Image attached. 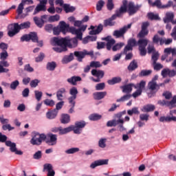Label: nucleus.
I'll use <instances>...</instances> for the list:
<instances>
[{
	"label": "nucleus",
	"mask_w": 176,
	"mask_h": 176,
	"mask_svg": "<svg viewBox=\"0 0 176 176\" xmlns=\"http://www.w3.org/2000/svg\"><path fill=\"white\" fill-rule=\"evenodd\" d=\"M53 45H64L67 47H69V49H73L74 47H76L78 46V38L75 37L71 38L69 37L61 38H58L57 37H54Z\"/></svg>",
	"instance_id": "f257e3e1"
},
{
	"label": "nucleus",
	"mask_w": 176,
	"mask_h": 176,
	"mask_svg": "<svg viewBox=\"0 0 176 176\" xmlns=\"http://www.w3.org/2000/svg\"><path fill=\"white\" fill-rule=\"evenodd\" d=\"M45 140H46L45 134L34 132L32 135L30 144H32V145H41V144H42V142L45 141Z\"/></svg>",
	"instance_id": "f03ea898"
},
{
	"label": "nucleus",
	"mask_w": 176,
	"mask_h": 176,
	"mask_svg": "<svg viewBox=\"0 0 176 176\" xmlns=\"http://www.w3.org/2000/svg\"><path fill=\"white\" fill-rule=\"evenodd\" d=\"M32 41V42H37L38 46L42 47L43 46V41H38V36L35 32H30L29 34H25L21 38V42H28V41Z\"/></svg>",
	"instance_id": "7ed1b4c3"
},
{
	"label": "nucleus",
	"mask_w": 176,
	"mask_h": 176,
	"mask_svg": "<svg viewBox=\"0 0 176 176\" xmlns=\"http://www.w3.org/2000/svg\"><path fill=\"white\" fill-rule=\"evenodd\" d=\"M123 115H126V111H124L122 112L118 113L116 115V119L111 120L107 122V127H116L119 123H123V118H122V116Z\"/></svg>",
	"instance_id": "20e7f679"
},
{
	"label": "nucleus",
	"mask_w": 176,
	"mask_h": 176,
	"mask_svg": "<svg viewBox=\"0 0 176 176\" xmlns=\"http://www.w3.org/2000/svg\"><path fill=\"white\" fill-rule=\"evenodd\" d=\"M86 28H87V25H84L78 29H76L75 27H70L69 32L72 34V35H76L78 39L82 41V38L83 36V33L82 32H85V31H86Z\"/></svg>",
	"instance_id": "39448f33"
},
{
	"label": "nucleus",
	"mask_w": 176,
	"mask_h": 176,
	"mask_svg": "<svg viewBox=\"0 0 176 176\" xmlns=\"http://www.w3.org/2000/svg\"><path fill=\"white\" fill-rule=\"evenodd\" d=\"M149 41L146 38H140L138 41V45L139 46V50L140 52V56L146 55V46Z\"/></svg>",
	"instance_id": "423d86ee"
},
{
	"label": "nucleus",
	"mask_w": 176,
	"mask_h": 176,
	"mask_svg": "<svg viewBox=\"0 0 176 176\" xmlns=\"http://www.w3.org/2000/svg\"><path fill=\"white\" fill-rule=\"evenodd\" d=\"M149 5L151 6H156L158 9H168L173 6V1H169L167 4L162 5V1L160 0H155V2L152 3V1L148 0Z\"/></svg>",
	"instance_id": "0eeeda50"
},
{
	"label": "nucleus",
	"mask_w": 176,
	"mask_h": 176,
	"mask_svg": "<svg viewBox=\"0 0 176 176\" xmlns=\"http://www.w3.org/2000/svg\"><path fill=\"white\" fill-rule=\"evenodd\" d=\"M44 141L50 146H54V145L57 144V135L53 133H49L47 136L45 135Z\"/></svg>",
	"instance_id": "6e6552de"
},
{
	"label": "nucleus",
	"mask_w": 176,
	"mask_h": 176,
	"mask_svg": "<svg viewBox=\"0 0 176 176\" xmlns=\"http://www.w3.org/2000/svg\"><path fill=\"white\" fill-rule=\"evenodd\" d=\"M130 28H131V23H129L127 26H124L118 30H115L113 35L116 38H124V34H126L127 30Z\"/></svg>",
	"instance_id": "1a4fd4ad"
},
{
	"label": "nucleus",
	"mask_w": 176,
	"mask_h": 176,
	"mask_svg": "<svg viewBox=\"0 0 176 176\" xmlns=\"http://www.w3.org/2000/svg\"><path fill=\"white\" fill-rule=\"evenodd\" d=\"M94 56V52L89 51L87 52V50H84L82 52H74V56L77 57L78 61H82V58H85V56Z\"/></svg>",
	"instance_id": "9d476101"
},
{
	"label": "nucleus",
	"mask_w": 176,
	"mask_h": 176,
	"mask_svg": "<svg viewBox=\"0 0 176 176\" xmlns=\"http://www.w3.org/2000/svg\"><path fill=\"white\" fill-rule=\"evenodd\" d=\"M47 3V0H40V3L36 6L33 14L35 15L39 13V12H46Z\"/></svg>",
	"instance_id": "9b49d317"
},
{
	"label": "nucleus",
	"mask_w": 176,
	"mask_h": 176,
	"mask_svg": "<svg viewBox=\"0 0 176 176\" xmlns=\"http://www.w3.org/2000/svg\"><path fill=\"white\" fill-rule=\"evenodd\" d=\"M148 27H149V23L144 22L142 24V30L138 34L139 38H144V36H146L148 35L149 31H148Z\"/></svg>",
	"instance_id": "f8f14e48"
},
{
	"label": "nucleus",
	"mask_w": 176,
	"mask_h": 176,
	"mask_svg": "<svg viewBox=\"0 0 176 176\" xmlns=\"http://www.w3.org/2000/svg\"><path fill=\"white\" fill-rule=\"evenodd\" d=\"M137 45H138V43L135 41V39L134 38L129 39L128 41V44L124 49V54H127V52H129V50H133V47H134V46H137Z\"/></svg>",
	"instance_id": "ddd939ff"
},
{
	"label": "nucleus",
	"mask_w": 176,
	"mask_h": 176,
	"mask_svg": "<svg viewBox=\"0 0 176 176\" xmlns=\"http://www.w3.org/2000/svg\"><path fill=\"white\" fill-rule=\"evenodd\" d=\"M109 160H98L95 162H92L90 164V168H96V167H98L100 166H106L108 164Z\"/></svg>",
	"instance_id": "4468645a"
},
{
	"label": "nucleus",
	"mask_w": 176,
	"mask_h": 176,
	"mask_svg": "<svg viewBox=\"0 0 176 176\" xmlns=\"http://www.w3.org/2000/svg\"><path fill=\"white\" fill-rule=\"evenodd\" d=\"M69 93L70 94V97L68 98L69 102H73V101H75L76 100V96H78V88L76 87H72L69 91Z\"/></svg>",
	"instance_id": "2eb2a0df"
},
{
	"label": "nucleus",
	"mask_w": 176,
	"mask_h": 176,
	"mask_svg": "<svg viewBox=\"0 0 176 176\" xmlns=\"http://www.w3.org/2000/svg\"><path fill=\"white\" fill-rule=\"evenodd\" d=\"M54 39V37H53L52 38H51V45H52V46H59V47H55L53 48V50L55 51V52H57L58 53H61L63 52H67V48L65 47V45L64 44H58V43H56V44H53V40Z\"/></svg>",
	"instance_id": "dca6fc26"
},
{
	"label": "nucleus",
	"mask_w": 176,
	"mask_h": 176,
	"mask_svg": "<svg viewBox=\"0 0 176 176\" xmlns=\"http://www.w3.org/2000/svg\"><path fill=\"white\" fill-rule=\"evenodd\" d=\"M6 145L10 146L11 152H14L16 155H23L22 151L17 150V148H16V143H13L11 141H7L6 142Z\"/></svg>",
	"instance_id": "f3484780"
},
{
	"label": "nucleus",
	"mask_w": 176,
	"mask_h": 176,
	"mask_svg": "<svg viewBox=\"0 0 176 176\" xmlns=\"http://www.w3.org/2000/svg\"><path fill=\"white\" fill-rule=\"evenodd\" d=\"M9 30L8 32V36H14V35H16V34H19V30L18 29V28H16V24L14 23V25H10L8 26Z\"/></svg>",
	"instance_id": "a211bd4d"
},
{
	"label": "nucleus",
	"mask_w": 176,
	"mask_h": 176,
	"mask_svg": "<svg viewBox=\"0 0 176 176\" xmlns=\"http://www.w3.org/2000/svg\"><path fill=\"white\" fill-rule=\"evenodd\" d=\"M138 9H140V6H134V3L133 2H130L128 5V12L129 13L130 16L137 13Z\"/></svg>",
	"instance_id": "6ab92c4d"
},
{
	"label": "nucleus",
	"mask_w": 176,
	"mask_h": 176,
	"mask_svg": "<svg viewBox=\"0 0 176 176\" xmlns=\"http://www.w3.org/2000/svg\"><path fill=\"white\" fill-rule=\"evenodd\" d=\"M58 27L63 34H67L68 31L69 32V29L71 28V27H69V24H67L65 21H60Z\"/></svg>",
	"instance_id": "aec40b11"
},
{
	"label": "nucleus",
	"mask_w": 176,
	"mask_h": 176,
	"mask_svg": "<svg viewBox=\"0 0 176 176\" xmlns=\"http://www.w3.org/2000/svg\"><path fill=\"white\" fill-rule=\"evenodd\" d=\"M67 127L63 129V127L59 126V127H54L52 128L51 131L52 133H58V134L60 135H63L64 134H67L68 131H67Z\"/></svg>",
	"instance_id": "412c9836"
},
{
	"label": "nucleus",
	"mask_w": 176,
	"mask_h": 176,
	"mask_svg": "<svg viewBox=\"0 0 176 176\" xmlns=\"http://www.w3.org/2000/svg\"><path fill=\"white\" fill-rule=\"evenodd\" d=\"M44 170L47 171V176H54L56 175V172L53 169V165L52 164H45L44 165Z\"/></svg>",
	"instance_id": "4be33fe9"
},
{
	"label": "nucleus",
	"mask_w": 176,
	"mask_h": 176,
	"mask_svg": "<svg viewBox=\"0 0 176 176\" xmlns=\"http://www.w3.org/2000/svg\"><path fill=\"white\" fill-rule=\"evenodd\" d=\"M74 131V134H82V130L75 124L67 127V133Z\"/></svg>",
	"instance_id": "5701e85b"
},
{
	"label": "nucleus",
	"mask_w": 176,
	"mask_h": 176,
	"mask_svg": "<svg viewBox=\"0 0 176 176\" xmlns=\"http://www.w3.org/2000/svg\"><path fill=\"white\" fill-rule=\"evenodd\" d=\"M104 41H107V50H111L112 47L113 46L114 43H116V41L115 39L111 38V36H107L103 38Z\"/></svg>",
	"instance_id": "b1692460"
},
{
	"label": "nucleus",
	"mask_w": 176,
	"mask_h": 176,
	"mask_svg": "<svg viewBox=\"0 0 176 176\" xmlns=\"http://www.w3.org/2000/svg\"><path fill=\"white\" fill-rule=\"evenodd\" d=\"M67 93L65 88H60L56 92V98L58 101H63L64 100V94Z\"/></svg>",
	"instance_id": "393cba45"
},
{
	"label": "nucleus",
	"mask_w": 176,
	"mask_h": 176,
	"mask_svg": "<svg viewBox=\"0 0 176 176\" xmlns=\"http://www.w3.org/2000/svg\"><path fill=\"white\" fill-rule=\"evenodd\" d=\"M126 12L127 10L126 8L124 7H120V9L116 11V14L112 16V20H115L116 17H121V16H123V14L126 13Z\"/></svg>",
	"instance_id": "a878e982"
},
{
	"label": "nucleus",
	"mask_w": 176,
	"mask_h": 176,
	"mask_svg": "<svg viewBox=\"0 0 176 176\" xmlns=\"http://www.w3.org/2000/svg\"><path fill=\"white\" fill-rule=\"evenodd\" d=\"M89 30H92L89 32L90 35H97V34H100L102 31V25L100 24L96 30H94V26L91 25Z\"/></svg>",
	"instance_id": "bb28decb"
},
{
	"label": "nucleus",
	"mask_w": 176,
	"mask_h": 176,
	"mask_svg": "<svg viewBox=\"0 0 176 176\" xmlns=\"http://www.w3.org/2000/svg\"><path fill=\"white\" fill-rule=\"evenodd\" d=\"M16 28H18V30L20 31V30H25L27 28H30L31 27V23L30 21H26L21 23L19 25V23H15Z\"/></svg>",
	"instance_id": "cd10ccee"
},
{
	"label": "nucleus",
	"mask_w": 176,
	"mask_h": 176,
	"mask_svg": "<svg viewBox=\"0 0 176 176\" xmlns=\"http://www.w3.org/2000/svg\"><path fill=\"white\" fill-rule=\"evenodd\" d=\"M67 80L70 85H72L73 86H76V82H80V80H82V78H80V76H72L67 78Z\"/></svg>",
	"instance_id": "c85d7f7f"
},
{
	"label": "nucleus",
	"mask_w": 176,
	"mask_h": 176,
	"mask_svg": "<svg viewBox=\"0 0 176 176\" xmlns=\"http://www.w3.org/2000/svg\"><path fill=\"white\" fill-rule=\"evenodd\" d=\"M174 20V12H168L166 13V16L164 18V23H171Z\"/></svg>",
	"instance_id": "c756f323"
},
{
	"label": "nucleus",
	"mask_w": 176,
	"mask_h": 176,
	"mask_svg": "<svg viewBox=\"0 0 176 176\" xmlns=\"http://www.w3.org/2000/svg\"><path fill=\"white\" fill-rule=\"evenodd\" d=\"M93 96L94 100H102L107 96V91L95 92Z\"/></svg>",
	"instance_id": "7c9ffc66"
},
{
	"label": "nucleus",
	"mask_w": 176,
	"mask_h": 176,
	"mask_svg": "<svg viewBox=\"0 0 176 176\" xmlns=\"http://www.w3.org/2000/svg\"><path fill=\"white\" fill-rule=\"evenodd\" d=\"M133 87H134V84L124 85L123 87H122V92L129 94V93H131V91H133Z\"/></svg>",
	"instance_id": "2f4dec72"
},
{
	"label": "nucleus",
	"mask_w": 176,
	"mask_h": 176,
	"mask_svg": "<svg viewBox=\"0 0 176 176\" xmlns=\"http://www.w3.org/2000/svg\"><path fill=\"white\" fill-rule=\"evenodd\" d=\"M91 72L93 76H96V78H104V72L102 70H97L94 69Z\"/></svg>",
	"instance_id": "473e14b6"
},
{
	"label": "nucleus",
	"mask_w": 176,
	"mask_h": 176,
	"mask_svg": "<svg viewBox=\"0 0 176 176\" xmlns=\"http://www.w3.org/2000/svg\"><path fill=\"white\" fill-rule=\"evenodd\" d=\"M155 108L153 104H146L142 107V112H153Z\"/></svg>",
	"instance_id": "72a5a7b5"
},
{
	"label": "nucleus",
	"mask_w": 176,
	"mask_h": 176,
	"mask_svg": "<svg viewBox=\"0 0 176 176\" xmlns=\"http://www.w3.org/2000/svg\"><path fill=\"white\" fill-rule=\"evenodd\" d=\"M27 3L26 0H22L21 3L19 5L16 12L19 16L23 13V10H24V6Z\"/></svg>",
	"instance_id": "f704fd0d"
},
{
	"label": "nucleus",
	"mask_w": 176,
	"mask_h": 176,
	"mask_svg": "<svg viewBox=\"0 0 176 176\" xmlns=\"http://www.w3.org/2000/svg\"><path fill=\"white\" fill-rule=\"evenodd\" d=\"M57 67V63L54 61L48 62L47 63L46 69L47 71H54Z\"/></svg>",
	"instance_id": "c9c22d12"
},
{
	"label": "nucleus",
	"mask_w": 176,
	"mask_h": 176,
	"mask_svg": "<svg viewBox=\"0 0 176 176\" xmlns=\"http://www.w3.org/2000/svg\"><path fill=\"white\" fill-rule=\"evenodd\" d=\"M167 106L169 109H173L176 107V96H173V99L170 101H167Z\"/></svg>",
	"instance_id": "e433bc0d"
},
{
	"label": "nucleus",
	"mask_w": 176,
	"mask_h": 176,
	"mask_svg": "<svg viewBox=\"0 0 176 176\" xmlns=\"http://www.w3.org/2000/svg\"><path fill=\"white\" fill-rule=\"evenodd\" d=\"M34 21L40 28H42V27H43V24H45V21L42 19L38 18L37 16L34 17Z\"/></svg>",
	"instance_id": "4c0bfd02"
},
{
	"label": "nucleus",
	"mask_w": 176,
	"mask_h": 176,
	"mask_svg": "<svg viewBox=\"0 0 176 176\" xmlns=\"http://www.w3.org/2000/svg\"><path fill=\"white\" fill-rule=\"evenodd\" d=\"M63 8L66 13H71L75 12V7L71 6L69 4H64Z\"/></svg>",
	"instance_id": "58836bf2"
},
{
	"label": "nucleus",
	"mask_w": 176,
	"mask_h": 176,
	"mask_svg": "<svg viewBox=\"0 0 176 176\" xmlns=\"http://www.w3.org/2000/svg\"><path fill=\"white\" fill-rule=\"evenodd\" d=\"M74 60V54H70L69 56H65L63 60V64H68V63H71Z\"/></svg>",
	"instance_id": "ea45409f"
},
{
	"label": "nucleus",
	"mask_w": 176,
	"mask_h": 176,
	"mask_svg": "<svg viewBox=\"0 0 176 176\" xmlns=\"http://www.w3.org/2000/svg\"><path fill=\"white\" fill-rule=\"evenodd\" d=\"M57 113H58V111L57 110H54L52 111H48L46 113V117L47 119H54L56 116H57Z\"/></svg>",
	"instance_id": "a19ab883"
},
{
	"label": "nucleus",
	"mask_w": 176,
	"mask_h": 176,
	"mask_svg": "<svg viewBox=\"0 0 176 176\" xmlns=\"http://www.w3.org/2000/svg\"><path fill=\"white\" fill-rule=\"evenodd\" d=\"M148 87L149 89V90H158L159 89V85H157V84L156 83V82H155V80H151L148 85Z\"/></svg>",
	"instance_id": "79ce46f5"
},
{
	"label": "nucleus",
	"mask_w": 176,
	"mask_h": 176,
	"mask_svg": "<svg viewBox=\"0 0 176 176\" xmlns=\"http://www.w3.org/2000/svg\"><path fill=\"white\" fill-rule=\"evenodd\" d=\"M70 118L68 114H62L60 122L63 124H67V123H69Z\"/></svg>",
	"instance_id": "37998d69"
},
{
	"label": "nucleus",
	"mask_w": 176,
	"mask_h": 176,
	"mask_svg": "<svg viewBox=\"0 0 176 176\" xmlns=\"http://www.w3.org/2000/svg\"><path fill=\"white\" fill-rule=\"evenodd\" d=\"M164 52L167 56H168V54H173V56H175L176 55V49L175 48H171V47H167V48L164 49Z\"/></svg>",
	"instance_id": "c03bdc74"
},
{
	"label": "nucleus",
	"mask_w": 176,
	"mask_h": 176,
	"mask_svg": "<svg viewBox=\"0 0 176 176\" xmlns=\"http://www.w3.org/2000/svg\"><path fill=\"white\" fill-rule=\"evenodd\" d=\"M122 82V78L120 77H114L111 80H109L107 82L112 85H116V83H120Z\"/></svg>",
	"instance_id": "a18cd8bd"
},
{
	"label": "nucleus",
	"mask_w": 176,
	"mask_h": 176,
	"mask_svg": "<svg viewBox=\"0 0 176 176\" xmlns=\"http://www.w3.org/2000/svg\"><path fill=\"white\" fill-rule=\"evenodd\" d=\"M146 85V82L144 80H142L140 83L137 84L136 85H134L135 89H138V90H140V91H142L144 89H145V86Z\"/></svg>",
	"instance_id": "49530a36"
},
{
	"label": "nucleus",
	"mask_w": 176,
	"mask_h": 176,
	"mask_svg": "<svg viewBox=\"0 0 176 176\" xmlns=\"http://www.w3.org/2000/svg\"><path fill=\"white\" fill-rule=\"evenodd\" d=\"M80 149L78 147L71 148L65 151L67 155H73L74 153H76L79 152Z\"/></svg>",
	"instance_id": "de8ad7c7"
},
{
	"label": "nucleus",
	"mask_w": 176,
	"mask_h": 176,
	"mask_svg": "<svg viewBox=\"0 0 176 176\" xmlns=\"http://www.w3.org/2000/svg\"><path fill=\"white\" fill-rule=\"evenodd\" d=\"M136 68H138V65L137 64V62H135V60H133L132 62H131V63L128 66L129 71H134V69H136Z\"/></svg>",
	"instance_id": "09e8293b"
},
{
	"label": "nucleus",
	"mask_w": 176,
	"mask_h": 176,
	"mask_svg": "<svg viewBox=\"0 0 176 176\" xmlns=\"http://www.w3.org/2000/svg\"><path fill=\"white\" fill-rule=\"evenodd\" d=\"M98 146L102 148H107V138H100L98 141Z\"/></svg>",
	"instance_id": "8fccbe9b"
},
{
	"label": "nucleus",
	"mask_w": 176,
	"mask_h": 176,
	"mask_svg": "<svg viewBox=\"0 0 176 176\" xmlns=\"http://www.w3.org/2000/svg\"><path fill=\"white\" fill-rule=\"evenodd\" d=\"M101 118H102V116L100 114L94 113V114L90 115L89 117V120L96 121V120H100Z\"/></svg>",
	"instance_id": "3c124183"
},
{
	"label": "nucleus",
	"mask_w": 176,
	"mask_h": 176,
	"mask_svg": "<svg viewBox=\"0 0 176 176\" xmlns=\"http://www.w3.org/2000/svg\"><path fill=\"white\" fill-rule=\"evenodd\" d=\"M42 96H43V93H42V91L38 90L34 91V96L37 101H41V100H42Z\"/></svg>",
	"instance_id": "603ef678"
},
{
	"label": "nucleus",
	"mask_w": 176,
	"mask_h": 176,
	"mask_svg": "<svg viewBox=\"0 0 176 176\" xmlns=\"http://www.w3.org/2000/svg\"><path fill=\"white\" fill-rule=\"evenodd\" d=\"M58 20H60V15L58 14L50 16L48 18V21L50 23H54L55 21H58Z\"/></svg>",
	"instance_id": "864d4df0"
},
{
	"label": "nucleus",
	"mask_w": 176,
	"mask_h": 176,
	"mask_svg": "<svg viewBox=\"0 0 176 176\" xmlns=\"http://www.w3.org/2000/svg\"><path fill=\"white\" fill-rule=\"evenodd\" d=\"M104 5H105V2L102 0H100L96 4V10H98V12L101 11L102 8H104Z\"/></svg>",
	"instance_id": "5fc2aeb1"
},
{
	"label": "nucleus",
	"mask_w": 176,
	"mask_h": 176,
	"mask_svg": "<svg viewBox=\"0 0 176 176\" xmlns=\"http://www.w3.org/2000/svg\"><path fill=\"white\" fill-rule=\"evenodd\" d=\"M131 98V95L127 94L125 96H123L120 99L117 100V102H123L124 101H127V100H130Z\"/></svg>",
	"instance_id": "6e6d98bb"
},
{
	"label": "nucleus",
	"mask_w": 176,
	"mask_h": 176,
	"mask_svg": "<svg viewBox=\"0 0 176 176\" xmlns=\"http://www.w3.org/2000/svg\"><path fill=\"white\" fill-rule=\"evenodd\" d=\"M123 46H124V43H117L113 46L112 50L113 52H118V50H120Z\"/></svg>",
	"instance_id": "4d7b16f0"
},
{
	"label": "nucleus",
	"mask_w": 176,
	"mask_h": 176,
	"mask_svg": "<svg viewBox=\"0 0 176 176\" xmlns=\"http://www.w3.org/2000/svg\"><path fill=\"white\" fill-rule=\"evenodd\" d=\"M112 20H114V19H112V16L111 19L105 20L104 21V27H108V25H109L110 27H112L115 25V22H113Z\"/></svg>",
	"instance_id": "13d9d810"
},
{
	"label": "nucleus",
	"mask_w": 176,
	"mask_h": 176,
	"mask_svg": "<svg viewBox=\"0 0 176 176\" xmlns=\"http://www.w3.org/2000/svg\"><path fill=\"white\" fill-rule=\"evenodd\" d=\"M127 113L128 115H130V116H131L133 113H135V115H140L138 107H133L131 110H128Z\"/></svg>",
	"instance_id": "bf43d9fd"
},
{
	"label": "nucleus",
	"mask_w": 176,
	"mask_h": 176,
	"mask_svg": "<svg viewBox=\"0 0 176 176\" xmlns=\"http://www.w3.org/2000/svg\"><path fill=\"white\" fill-rule=\"evenodd\" d=\"M162 41H163V38H160L157 34H155L153 38V43H156L157 45L159 43V42L160 44L162 45Z\"/></svg>",
	"instance_id": "052dcab7"
},
{
	"label": "nucleus",
	"mask_w": 176,
	"mask_h": 176,
	"mask_svg": "<svg viewBox=\"0 0 176 176\" xmlns=\"http://www.w3.org/2000/svg\"><path fill=\"white\" fill-rule=\"evenodd\" d=\"M75 124L77 126V127H79L81 130H83V129H85V127L86 126V122L77 121L75 122Z\"/></svg>",
	"instance_id": "680f3d73"
},
{
	"label": "nucleus",
	"mask_w": 176,
	"mask_h": 176,
	"mask_svg": "<svg viewBox=\"0 0 176 176\" xmlns=\"http://www.w3.org/2000/svg\"><path fill=\"white\" fill-rule=\"evenodd\" d=\"M107 8L108 10H112L115 8V4H113V0L107 1Z\"/></svg>",
	"instance_id": "e2e57ef3"
},
{
	"label": "nucleus",
	"mask_w": 176,
	"mask_h": 176,
	"mask_svg": "<svg viewBox=\"0 0 176 176\" xmlns=\"http://www.w3.org/2000/svg\"><path fill=\"white\" fill-rule=\"evenodd\" d=\"M90 67L91 68H100V67H102V65L99 61H92L90 63Z\"/></svg>",
	"instance_id": "0e129e2a"
},
{
	"label": "nucleus",
	"mask_w": 176,
	"mask_h": 176,
	"mask_svg": "<svg viewBox=\"0 0 176 176\" xmlns=\"http://www.w3.org/2000/svg\"><path fill=\"white\" fill-rule=\"evenodd\" d=\"M160 122L164 123L167 122H171V117L170 116H162L159 119Z\"/></svg>",
	"instance_id": "69168bd1"
},
{
	"label": "nucleus",
	"mask_w": 176,
	"mask_h": 176,
	"mask_svg": "<svg viewBox=\"0 0 176 176\" xmlns=\"http://www.w3.org/2000/svg\"><path fill=\"white\" fill-rule=\"evenodd\" d=\"M148 18L150 20H159V15L158 14H155L153 12H150L148 14Z\"/></svg>",
	"instance_id": "338daca9"
},
{
	"label": "nucleus",
	"mask_w": 176,
	"mask_h": 176,
	"mask_svg": "<svg viewBox=\"0 0 176 176\" xmlns=\"http://www.w3.org/2000/svg\"><path fill=\"white\" fill-rule=\"evenodd\" d=\"M95 89L97 91L104 90V89H105V83L100 82V83L97 84L95 87Z\"/></svg>",
	"instance_id": "774afa93"
}]
</instances>
